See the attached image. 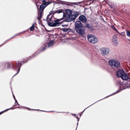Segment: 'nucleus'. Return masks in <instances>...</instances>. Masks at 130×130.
I'll list each match as a JSON object with an SVG mask.
<instances>
[{
  "instance_id": "nucleus-37",
  "label": "nucleus",
  "mask_w": 130,
  "mask_h": 130,
  "mask_svg": "<svg viewBox=\"0 0 130 130\" xmlns=\"http://www.w3.org/2000/svg\"><path fill=\"white\" fill-rule=\"evenodd\" d=\"M62 26L63 27H67L68 26V25L67 24V25H62Z\"/></svg>"
},
{
  "instance_id": "nucleus-57",
  "label": "nucleus",
  "mask_w": 130,
  "mask_h": 130,
  "mask_svg": "<svg viewBox=\"0 0 130 130\" xmlns=\"http://www.w3.org/2000/svg\"><path fill=\"white\" fill-rule=\"evenodd\" d=\"M127 83H126V85H127Z\"/></svg>"
},
{
  "instance_id": "nucleus-23",
  "label": "nucleus",
  "mask_w": 130,
  "mask_h": 130,
  "mask_svg": "<svg viewBox=\"0 0 130 130\" xmlns=\"http://www.w3.org/2000/svg\"><path fill=\"white\" fill-rule=\"evenodd\" d=\"M23 32H21L20 33H18V34H17L15 35H14L13 37H11V38H10V39H9V40H10V39H11L13 38H14V37H15L17 36L19 34H20L22 33H23Z\"/></svg>"
},
{
  "instance_id": "nucleus-61",
  "label": "nucleus",
  "mask_w": 130,
  "mask_h": 130,
  "mask_svg": "<svg viewBox=\"0 0 130 130\" xmlns=\"http://www.w3.org/2000/svg\"><path fill=\"white\" fill-rule=\"evenodd\" d=\"M80 117L81 116V115H80Z\"/></svg>"
},
{
  "instance_id": "nucleus-58",
  "label": "nucleus",
  "mask_w": 130,
  "mask_h": 130,
  "mask_svg": "<svg viewBox=\"0 0 130 130\" xmlns=\"http://www.w3.org/2000/svg\"><path fill=\"white\" fill-rule=\"evenodd\" d=\"M40 110L41 111H43V110Z\"/></svg>"
},
{
  "instance_id": "nucleus-2",
  "label": "nucleus",
  "mask_w": 130,
  "mask_h": 130,
  "mask_svg": "<svg viewBox=\"0 0 130 130\" xmlns=\"http://www.w3.org/2000/svg\"><path fill=\"white\" fill-rule=\"evenodd\" d=\"M74 28L76 32L79 35H83L85 33L84 27L81 22L79 21H76L75 23Z\"/></svg>"
},
{
  "instance_id": "nucleus-62",
  "label": "nucleus",
  "mask_w": 130,
  "mask_h": 130,
  "mask_svg": "<svg viewBox=\"0 0 130 130\" xmlns=\"http://www.w3.org/2000/svg\"><path fill=\"white\" fill-rule=\"evenodd\" d=\"M122 33H123V32H122Z\"/></svg>"
},
{
  "instance_id": "nucleus-19",
  "label": "nucleus",
  "mask_w": 130,
  "mask_h": 130,
  "mask_svg": "<svg viewBox=\"0 0 130 130\" xmlns=\"http://www.w3.org/2000/svg\"><path fill=\"white\" fill-rule=\"evenodd\" d=\"M112 42L113 44L115 45H118V43L117 42V39H114V40L112 39Z\"/></svg>"
},
{
  "instance_id": "nucleus-36",
  "label": "nucleus",
  "mask_w": 130,
  "mask_h": 130,
  "mask_svg": "<svg viewBox=\"0 0 130 130\" xmlns=\"http://www.w3.org/2000/svg\"><path fill=\"white\" fill-rule=\"evenodd\" d=\"M108 5L109 6V7L111 8H113V6L112 4L110 5L109 4H108Z\"/></svg>"
},
{
  "instance_id": "nucleus-29",
  "label": "nucleus",
  "mask_w": 130,
  "mask_h": 130,
  "mask_svg": "<svg viewBox=\"0 0 130 130\" xmlns=\"http://www.w3.org/2000/svg\"><path fill=\"white\" fill-rule=\"evenodd\" d=\"M57 13H61L63 11L62 10V9H60L59 10H57Z\"/></svg>"
},
{
  "instance_id": "nucleus-26",
  "label": "nucleus",
  "mask_w": 130,
  "mask_h": 130,
  "mask_svg": "<svg viewBox=\"0 0 130 130\" xmlns=\"http://www.w3.org/2000/svg\"><path fill=\"white\" fill-rule=\"evenodd\" d=\"M15 105H13V106L11 108H8V109H5V110L3 111L4 112H6V111H7L8 110H10V109H11Z\"/></svg>"
},
{
  "instance_id": "nucleus-22",
  "label": "nucleus",
  "mask_w": 130,
  "mask_h": 130,
  "mask_svg": "<svg viewBox=\"0 0 130 130\" xmlns=\"http://www.w3.org/2000/svg\"><path fill=\"white\" fill-rule=\"evenodd\" d=\"M34 24H33L32 26L30 28V31H32L34 30Z\"/></svg>"
},
{
  "instance_id": "nucleus-20",
  "label": "nucleus",
  "mask_w": 130,
  "mask_h": 130,
  "mask_svg": "<svg viewBox=\"0 0 130 130\" xmlns=\"http://www.w3.org/2000/svg\"><path fill=\"white\" fill-rule=\"evenodd\" d=\"M54 43V42L53 41H51L49 42L48 44V46L50 47L52 46Z\"/></svg>"
},
{
  "instance_id": "nucleus-45",
  "label": "nucleus",
  "mask_w": 130,
  "mask_h": 130,
  "mask_svg": "<svg viewBox=\"0 0 130 130\" xmlns=\"http://www.w3.org/2000/svg\"><path fill=\"white\" fill-rule=\"evenodd\" d=\"M108 96H106V97L104 98H103V99H101L100 100H102V99H104L105 98H107V97H108ZM99 101H100V100H99ZM98 101H99V100H98ZM97 102H98V101H97Z\"/></svg>"
},
{
  "instance_id": "nucleus-1",
  "label": "nucleus",
  "mask_w": 130,
  "mask_h": 130,
  "mask_svg": "<svg viewBox=\"0 0 130 130\" xmlns=\"http://www.w3.org/2000/svg\"><path fill=\"white\" fill-rule=\"evenodd\" d=\"M25 62V61H22V62H20L19 61H18L17 63V62H16L13 64H12L11 63V62H7L6 63V68H9L12 67L15 70H16V68H18L17 73L14 75L13 76V77L19 73L21 67L22 66V64L21 62H23V64L25 63L24 62Z\"/></svg>"
},
{
  "instance_id": "nucleus-30",
  "label": "nucleus",
  "mask_w": 130,
  "mask_h": 130,
  "mask_svg": "<svg viewBox=\"0 0 130 130\" xmlns=\"http://www.w3.org/2000/svg\"><path fill=\"white\" fill-rule=\"evenodd\" d=\"M50 15L49 14H48L47 17L46 19V21L47 22H48V19H49L50 16Z\"/></svg>"
},
{
  "instance_id": "nucleus-43",
  "label": "nucleus",
  "mask_w": 130,
  "mask_h": 130,
  "mask_svg": "<svg viewBox=\"0 0 130 130\" xmlns=\"http://www.w3.org/2000/svg\"><path fill=\"white\" fill-rule=\"evenodd\" d=\"M94 0H92L90 1L92 3H93L94 2Z\"/></svg>"
},
{
  "instance_id": "nucleus-18",
  "label": "nucleus",
  "mask_w": 130,
  "mask_h": 130,
  "mask_svg": "<svg viewBox=\"0 0 130 130\" xmlns=\"http://www.w3.org/2000/svg\"><path fill=\"white\" fill-rule=\"evenodd\" d=\"M66 12L68 16H69L72 14V12L71 10L68 9L66 10Z\"/></svg>"
},
{
  "instance_id": "nucleus-11",
  "label": "nucleus",
  "mask_w": 130,
  "mask_h": 130,
  "mask_svg": "<svg viewBox=\"0 0 130 130\" xmlns=\"http://www.w3.org/2000/svg\"><path fill=\"white\" fill-rule=\"evenodd\" d=\"M63 18H62L60 19H58L56 20H54V22H55L57 26H59V24H61L62 23H63V22H65V21H63L64 20H63L62 22H59V21L63 20Z\"/></svg>"
},
{
  "instance_id": "nucleus-33",
  "label": "nucleus",
  "mask_w": 130,
  "mask_h": 130,
  "mask_svg": "<svg viewBox=\"0 0 130 130\" xmlns=\"http://www.w3.org/2000/svg\"><path fill=\"white\" fill-rule=\"evenodd\" d=\"M117 35H115L113 36V39L114 40V39H117Z\"/></svg>"
},
{
  "instance_id": "nucleus-34",
  "label": "nucleus",
  "mask_w": 130,
  "mask_h": 130,
  "mask_svg": "<svg viewBox=\"0 0 130 130\" xmlns=\"http://www.w3.org/2000/svg\"><path fill=\"white\" fill-rule=\"evenodd\" d=\"M13 98L14 99V100L15 101V103L16 102H17V100L15 99V96H14V95H13Z\"/></svg>"
},
{
  "instance_id": "nucleus-32",
  "label": "nucleus",
  "mask_w": 130,
  "mask_h": 130,
  "mask_svg": "<svg viewBox=\"0 0 130 130\" xmlns=\"http://www.w3.org/2000/svg\"><path fill=\"white\" fill-rule=\"evenodd\" d=\"M9 39H8L6 40V41H5L4 42V43H3V44H2L1 45H0V47L1 46L3 45V44H5V43H6L7 42H8V41H9Z\"/></svg>"
},
{
  "instance_id": "nucleus-49",
  "label": "nucleus",
  "mask_w": 130,
  "mask_h": 130,
  "mask_svg": "<svg viewBox=\"0 0 130 130\" xmlns=\"http://www.w3.org/2000/svg\"><path fill=\"white\" fill-rule=\"evenodd\" d=\"M16 103H17V105H20V104H19L17 101V102H16Z\"/></svg>"
},
{
  "instance_id": "nucleus-40",
  "label": "nucleus",
  "mask_w": 130,
  "mask_h": 130,
  "mask_svg": "<svg viewBox=\"0 0 130 130\" xmlns=\"http://www.w3.org/2000/svg\"><path fill=\"white\" fill-rule=\"evenodd\" d=\"M20 108V109H21V108H22V107H20L19 106H18L16 108Z\"/></svg>"
},
{
  "instance_id": "nucleus-6",
  "label": "nucleus",
  "mask_w": 130,
  "mask_h": 130,
  "mask_svg": "<svg viewBox=\"0 0 130 130\" xmlns=\"http://www.w3.org/2000/svg\"><path fill=\"white\" fill-rule=\"evenodd\" d=\"M87 38L88 41L92 43H95L98 41L96 37L92 35H88Z\"/></svg>"
},
{
  "instance_id": "nucleus-59",
  "label": "nucleus",
  "mask_w": 130,
  "mask_h": 130,
  "mask_svg": "<svg viewBox=\"0 0 130 130\" xmlns=\"http://www.w3.org/2000/svg\"><path fill=\"white\" fill-rule=\"evenodd\" d=\"M78 122H77V125H78Z\"/></svg>"
},
{
  "instance_id": "nucleus-14",
  "label": "nucleus",
  "mask_w": 130,
  "mask_h": 130,
  "mask_svg": "<svg viewBox=\"0 0 130 130\" xmlns=\"http://www.w3.org/2000/svg\"><path fill=\"white\" fill-rule=\"evenodd\" d=\"M48 25L50 27H55L58 26L54 22H47Z\"/></svg>"
},
{
  "instance_id": "nucleus-39",
  "label": "nucleus",
  "mask_w": 130,
  "mask_h": 130,
  "mask_svg": "<svg viewBox=\"0 0 130 130\" xmlns=\"http://www.w3.org/2000/svg\"><path fill=\"white\" fill-rule=\"evenodd\" d=\"M53 11H50V12L49 13V14L50 15H51L52 14H53Z\"/></svg>"
},
{
  "instance_id": "nucleus-46",
  "label": "nucleus",
  "mask_w": 130,
  "mask_h": 130,
  "mask_svg": "<svg viewBox=\"0 0 130 130\" xmlns=\"http://www.w3.org/2000/svg\"><path fill=\"white\" fill-rule=\"evenodd\" d=\"M4 112L3 111L1 112H0V114H2Z\"/></svg>"
},
{
  "instance_id": "nucleus-44",
  "label": "nucleus",
  "mask_w": 130,
  "mask_h": 130,
  "mask_svg": "<svg viewBox=\"0 0 130 130\" xmlns=\"http://www.w3.org/2000/svg\"><path fill=\"white\" fill-rule=\"evenodd\" d=\"M54 14H53V15H52V16L51 17H52V18H53V19H54Z\"/></svg>"
},
{
  "instance_id": "nucleus-12",
  "label": "nucleus",
  "mask_w": 130,
  "mask_h": 130,
  "mask_svg": "<svg viewBox=\"0 0 130 130\" xmlns=\"http://www.w3.org/2000/svg\"><path fill=\"white\" fill-rule=\"evenodd\" d=\"M79 19L81 21L85 22L87 21V19L86 17L84 15H80L79 17Z\"/></svg>"
},
{
  "instance_id": "nucleus-51",
  "label": "nucleus",
  "mask_w": 130,
  "mask_h": 130,
  "mask_svg": "<svg viewBox=\"0 0 130 130\" xmlns=\"http://www.w3.org/2000/svg\"><path fill=\"white\" fill-rule=\"evenodd\" d=\"M76 118H77V119H78V118L77 116H76Z\"/></svg>"
},
{
  "instance_id": "nucleus-10",
  "label": "nucleus",
  "mask_w": 130,
  "mask_h": 130,
  "mask_svg": "<svg viewBox=\"0 0 130 130\" xmlns=\"http://www.w3.org/2000/svg\"><path fill=\"white\" fill-rule=\"evenodd\" d=\"M125 72L123 70H118L117 72L116 75L118 77L120 78Z\"/></svg>"
},
{
  "instance_id": "nucleus-35",
  "label": "nucleus",
  "mask_w": 130,
  "mask_h": 130,
  "mask_svg": "<svg viewBox=\"0 0 130 130\" xmlns=\"http://www.w3.org/2000/svg\"><path fill=\"white\" fill-rule=\"evenodd\" d=\"M96 102H95V103H96ZM95 103H93V104H92V105H90V106H89V107H87V108H86V109H85L83 111H82V112H81V113H83V112L86 109H87L89 107H90V106H91V105H92L93 104H94Z\"/></svg>"
},
{
  "instance_id": "nucleus-8",
  "label": "nucleus",
  "mask_w": 130,
  "mask_h": 130,
  "mask_svg": "<svg viewBox=\"0 0 130 130\" xmlns=\"http://www.w3.org/2000/svg\"><path fill=\"white\" fill-rule=\"evenodd\" d=\"M43 47H42V48L41 49V50L39 51V52L38 53H37V52H35L34 54H33L32 56H31L30 57V58H29L24 63L26 62L28 60L30 59L31 58L34 57L36 55H38L39 54L40 52L42 51H43L47 47V46L45 45H44Z\"/></svg>"
},
{
  "instance_id": "nucleus-52",
  "label": "nucleus",
  "mask_w": 130,
  "mask_h": 130,
  "mask_svg": "<svg viewBox=\"0 0 130 130\" xmlns=\"http://www.w3.org/2000/svg\"><path fill=\"white\" fill-rule=\"evenodd\" d=\"M79 118L78 119H77V120H78V122L79 121Z\"/></svg>"
},
{
  "instance_id": "nucleus-16",
  "label": "nucleus",
  "mask_w": 130,
  "mask_h": 130,
  "mask_svg": "<svg viewBox=\"0 0 130 130\" xmlns=\"http://www.w3.org/2000/svg\"><path fill=\"white\" fill-rule=\"evenodd\" d=\"M0 68L2 70H3L6 69V63H3L1 64L0 65Z\"/></svg>"
},
{
  "instance_id": "nucleus-9",
  "label": "nucleus",
  "mask_w": 130,
  "mask_h": 130,
  "mask_svg": "<svg viewBox=\"0 0 130 130\" xmlns=\"http://www.w3.org/2000/svg\"><path fill=\"white\" fill-rule=\"evenodd\" d=\"M123 88L121 89L120 90H117V91H116V92L113 93L112 94H111L108 96H112V95H114L115 94H116L117 93H118L120 92L121 91L123 90V89H125L127 88H130V84H129V85L126 86L125 87H124V85L123 86Z\"/></svg>"
},
{
  "instance_id": "nucleus-15",
  "label": "nucleus",
  "mask_w": 130,
  "mask_h": 130,
  "mask_svg": "<svg viewBox=\"0 0 130 130\" xmlns=\"http://www.w3.org/2000/svg\"><path fill=\"white\" fill-rule=\"evenodd\" d=\"M61 30L63 32H70L71 31L72 29L70 28H62Z\"/></svg>"
},
{
  "instance_id": "nucleus-50",
  "label": "nucleus",
  "mask_w": 130,
  "mask_h": 130,
  "mask_svg": "<svg viewBox=\"0 0 130 130\" xmlns=\"http://www.w3.org/2000/svg\"><path fill=\"white\" fill-rule=\"evenodd\" d=\"M72 115H73V116H76V114H72Z\"/></svg>"
},
{
  "instance_id": "nucleus-3",
  "label": "nucleus",
  "mask_w": 130,
  "mask_h": 130,
  "mask_svg": "<svg viewBox=\"0 0 130 130\" xmlns=\"http://www.w3.org/2000/svg\"><path fill=\"white\" fill-rule=\"evenodd\" d=\"M79 13L78 12H76L75 13V14H71V15L67 16V18L66 19L64 20L63 21H65L66 22H70L75 20L76 17L78 15Z\"/></svg>"
},
{
  "instance_id": "nucleus-41",
  "label": "nucleus",
  "mask_w": 130,
  "mask_h": 130,
  "mask_svg": "<svg viewBox=\"0 0 130 130\" xmlns=\"http://www.w3.org/2000/svg\"><path fill=\"white\" fill-rule=\"evenodd\" d=\"M28 110H36V109H30V108H29Z\"/></svg>"
},
{
  "instance_id": "nucleus-24",
  "label": "nucleus",
  "mask_w": 130,
  "mask_h": 130,
  "mask_svg": "<svg viewBox=\"0 0 130 130\" xmlns=\"http://www.w3.org/2000/svg\"><path fill=\"white\" fill-rule=\"evenodd\" d=\"M23 32H21L20 33H18V34H17L15 35H14L13 37H11V38H10V39H9V40H10V39H11L13 38H14V37H15L17 36L19 34H20L22 33H23Z\"/></svg>"
},
{
  "instance_id": "nucleus-25",
  "label": "nucleus",
  "mask_w": 130,
  "mask_h": 130,
  "mask_svg": "<svg viewBox=\"0 0 130 130\" xmlns=\"http://www.w3.org/2000/svg\"><path fill=\"white\" fill-rule=\"evenodd\" d=\"M126 32L127 36L130 37V31L127 30L126 31Z\"/></svg>"
},
{
  "instance_id": "nucleus-47",
  "label": "nucleus",
  "mask_w": 130,
  "mask_h": 130,
  "mask_svg": "<svg viewBox=\"0 0 130 130\" xmlns=\"http://www.w3.org/2000/svg\"><path fill=\"white\" fill-rule=\"evenodd\" d=\"M38 20H39V21H41V19H39V18H37Z\"/></svg>"
},
{
  "instance_id": "nucleus-48",
  "label": "nucleus",
  "mask_w": 130,
  "mask_h": 130,
  "mask_svg": "<svg viewBox=\"0 0 130 130\" xmlns=\"http://www.w3.org/2000/svg\"><path fill=\"white\" fill-rule=\"evenodd\" d=\"M42 2L43 3H44L46 2V1L45 0H43L42 1Z\"/></svg>"
},
{
  "instance_id": "nucleus-28",
  "label": "nucleus",
  "mask_w": 130,
  "mask_h": 130,
  "mask_svg": "<svg viewBox=\"0 0 130 130\" xmlns=\"http://www.w3.org/2000/svg\"><path fill=\"white\" fill-rule=\"evenodd\" d=\"M48 22L49 21L53 22L54 21V20L53 19V18H52V17H50V18L48 20Z\"/></svg>"
},
{
  "instance_id": "nucleus-55",
  "label": "nucleus",
  "mask_w": 130,
  "mask_h": 130,
  "mask_svg": "<svg viewBox=\"0 0 130 130\" xmlns=\"http://www.w3.org/2000/svg\"><path fill=\"white\" fill-rule=\"evenodd\" d=\"M59 113H60V112H59Z\"/></svg>"
},
{
  "instance_id": "nucleus-27",
  "label": "nucleus",
  "mask_w": 130,
  "mask_h": 130,
  "mask_svg": "<svg viewBox=\"0 0 130 130\" xmlns=\"http://www.w3.org/2000/svg\"><path fill=\"white\" fill-rule=\"evenodd\" d=\"M118 85L119 86V88L120 89L121 88V87L123 85V84L122 83L120 82L118 83Z\"/></svg>"
},
{
  "instance_id": "nucleus-56",
  "label": "nucleus",
  "mask_w": 130,
  "mask_h": 130,
  "mask_svg": "<svg viewBox=\"0 0 130 130\" xmlns=\"http://www.w3.org/2000/svg\"><path fill=\"white\" fill-rule=\"evenodd\" d=\"M123 36H125V34H123Z\"/></svg>"
},
{
  "instance_id": "nucleus-31",
  "label": "nucleus",
  "mask_w": 130,
  "mask_h": 130,
  "mask_svg": "<svg viewBox=\"0 0 130 130\" xmlns=\"http://www.w3.org/2000/svg\"><path fill=\"white\" fill-rule=\"evenodd\" d=\"M63 17L62 18H63V19L64 18L66 17L67 14L65 12H64L63 13Z\"/></svg>"
},
{
  "instance_id": "nucleus-53",
  "label": "nucleus",
  "mask_w": 130,
  "mask_h": 130,
  "mask_svg": "<svg viewBox=\"0 0 130 130\" xmlns=\"http://www.w3.org/2000/svg\"><path fill=\"white\" fill-rule=\"evenodd\" d=\"M128 40L129 41H130V39H128Z\"/></svg>"
},
{
  "instance_id": "nucleus-5",
  "label": "nucleus",
  "mask_w": 130,
  "mask_h": 130,
  "mask_svg": "<svg viewBox=\"0 0 130 130\" xmlns=\"http://www.w3.org/2000/svg\"><path fill=\"white\" fill-rule=\"evenodd\" d=\"M109 63L110 66L116 68H118L120 65V62L118 61L115 60H109Z\"/></svg>"
},
{
  "instance_id": "nucleus-60",
  "label": "nucleus",
  "mask_w": 130,
  "mask_h": 130,
  "mask_svg": "<svg viewBox=\"0 0 130 130\" xmlns=\"http://www.w3.org/2000/svg\"><path fill=\"white\" fill-rule=\"evenodd\" d=\"M43 20H44V21H45V19H44Z\"/></svg>"
},
{
  "instance_id": "nucleus-4",
  "label": "nucleus",
  "mask_w": 130,
  "mask_h": 130,
  "mask_svg": "<svg viewBox=\"0 0 130 130\" xmlns=\"http://www.w3.org/2000/svg\"><path fill=\"white\" fill-rule=\"evenodd\" d=\"M52 2L48 1L45 3H42L40 6L39 11H41L39 13V16H42V13L45 8L48 5L52 3Z\"/></svg>"
},
{
  "instance_id": "nucleus-7",
  "label": "nucleus",
  "mask_w": 130,
  "mask_h": 130,
  "mask_svg": "<svg viewBox=\"0 0 130 130\" xmlns=\"http://www.w3.org/2000/svg\"><path fill=\"white\" fill-rule=\"evenodd\" d=\"M101 54L103 56L108 54L110 52L109 49L107 47H102L100 49Z\"/></svg>"
},
{
  "instance_id": "nucleus-21",
  "label": "nucleus",
  "mask_w": 130,
  "mask_h": 130,
  "mask_svg": "<svg viewBox=\"0 0 130 130\" xmlns=\"http://www.w3.org/2000/svg\"><path fill=\"white\" fill-rule=\"evenodd\" d=\"M111 28L113 30H115L116 31L119 33V31L117 30L115 27L113 25H111Z\"/></svg>"
},
{
  "instance_id": "nucleus-17",
  "label": "nucleus",
  "mask_w": 130,
  "mask_h": 130,
  "mask_svg": "<svg viewBox=\"0 0 130 130\" xmlns=\"http://www.w3.org/2000/svg\"><path fill=\"white\" fill-rule=\"evenodd\" d=\"M80 2H77L76 3L74 2L72 3V4L74 5H77L78 4H80ZM66 5H68V6H72V3L70 2H67V3L66 4Z\"/></svg>"
},
{
  "instance_id": "nucleus-54",
  "label": "nucleus",
  "mask_w": 130,
  "mask_h": 130,
  "mask_svg": "<svg viewBox=\"0 0 130 130\" xmlns=\"http://www.w3.org/2000/svg\"><path fill=\"white\" fill-rule=\"evenodd\" d=\"M48 112H53V111H49Z\"/></svg>"
},
{
  "instance_id": "nucleus-38",
  "label": "nucleus",
  "mask_w": 130,
  "mask_h": 130,
  "mask_svg": "<svg viewBox=\"0 0 130 130\" xmlns=\"http://www.w3.org/2000/svg\"><path fill=\"white\" fill-rule=\"evenodd\" d=\"M53 11V14H54L57 13V10H54V11Z\"/></svg>"
},
{
  "instance_id": "nucleus-13",
  "label": "nucleus",
  "mask_w": 130,
  "mask_h": 130,
  "mask_svg": "<svg viewBox=\"0 0 130 130\" xmlns=\"http://www.w3.org/2000/svg\"><path fill=\"white\" fill-rule=\"evenodd\" d=\"M85 27L91 31H93L94 29L93 26L89 24H86L85 26Z\"/></svg>"
},
{
  "instance_id": "nucleus-42",
  "label": "nucleus",
  "mask_w": 130,
  "mask_h": 130,
  "mask_svg": "<svg viewBox=\"0 0 130 130\" xmlns=\"http://www.w3.org/2000/svg\"><path fill=\"white\" fill-rule=\"evenodd\" d=\"M42 17V16H39V17H38V18H39V19H41V18Z\"/></svg>"
}]
</instances>
